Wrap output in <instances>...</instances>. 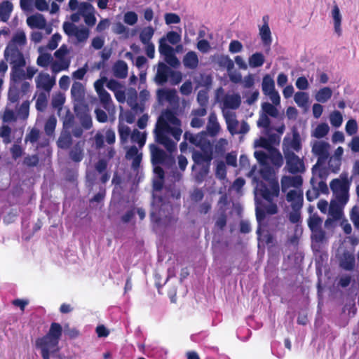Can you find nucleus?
<instances>
[{
	"label": "nucleus",
	"instance_id": "nucleus-7",
	"mask_svg": "<svg viewBox=\"0 0 359 359\" xmlns=\"http://www.w3.org/2000/svg\"><path fill=\"white\" fill-rule=\"evenodd\" d=\"M216 101L220 103L222 114L224 111H231L240 107L241 97L239 93H226L224 95V89L219 88L215 93Z\"/></svg>",
	"mask_w": 359,
	"mask_h": 359
},
{
	"label": "nucleus",
	"instance_id": "nucleus-44",
	"mask_svg": "<svg viewBox=\"0 0 359 359\" xmlns=\"http://www.w3.org/2000/svg\"><path fill=\"white\" fill-rule=\"evenodd\" d=\"M147 133L140 132L137 129L133 130L130 135V139L133 142H136L142 148L146 142Z\"/></svg>",
	"mask_w": 359,
	"mask_h": 359
},
{
	"label": "nucleus",
	"instance_id": "nucleus-16",
	"mask_svg": "<svg viewBox=\"0 0 359 359\" xmlns=\"http://www.w3.org/2000/svg\"><path fill=\"white\" fill-rule=\"evenodd\" d=\"M35 82L37 88L48 93L55 84V77L46 72H40L35 78Z\"/></svg>",
	"mask_w": 359,
	"mask_h": 359
},
{
	"label": "nucleus",
	"instance_id": "nucleus-40",
	"mask_svg": "<svg viewBox=\"0 0 359 359\" xmlns=\"http://www.w3.org/2000/svg\"><path fill=\"white\" fill-rule=\"evenodd\" d=\"M155 33V29L149 25L147 27H144L140 33V41L144 43H151V40L154 35Z\"/></svg>",
	"mask_w": 359,
	"mask_h": 359
},
{
	"label": "nucleus",
	"instance_id": "nucleus-31",
	"mask_svg": "<svg viewBox=\"0 0 359 359\" xmlns=\"http://www.w3.org/2000/svg\"><path fill=\"white\" fill-rule=\"evenodd\" d=\"M206 129L209 135L211 136H215L219 133L220 130V126L215 113H211L209 115Z\"/></svg>",
	"mask_w": 359,
	"mask_h": 359
},
{
	"label": "nucleus",
	"instance_id": "nucleus-5",
	"mask_svg": "<svg viewBox=\"0 0 359 359\" xmlns=\"http://www.w3.org/2000/svg\"><path fill=\"white\" fill-rule=\"evenodd\" d=\"M62 335V327L59 323H53L49 332L36 341V346L39 348L43 359H50V355L59 351L58 346Z\"/></svg>",
	"mask_w": 359,
	"mask_h": 359
},
{
	"label": "nucleus",
	"instance_id": "nucleus-45",
	"mask_svg": "<svg viewBox=\"0 0 359 359\" xmlns=\"http://www.w3.org/2000/svg\"><path fill=\"white\" fill-rule=\"evenodd\" d=\"M72 143V137L69 132L63 130L57 140V146L61 149H67Z\"/></svg>",
	"mask_w": 359,
	"mask_h": 359
},
{
	"label": "nucleus",
	"instance_id": "nucleus-6",
	"mask_svg": "<svg viewBox=\"0 0 359 359\" xmlns=\"http://www.w3.org/2000/svg\"><path fill=\"white\" fill-rule=\"evenodd\" d=\"M68 6L70 11H76L70 16L73 22H78L81 18H83L87 26L93 27L95 25L97 22L96 10L92 4L86 1L79 2L78 0H69Z\"/></svg>",
	"mask_w": 359,
	"mask_h": 359
},
{
	"label": "nucleus",
	"instance_id": "nucleus-20",
	"mask_svg": "<svg viewBox=\"0 0 359 359\" xmlns=\"http://www.w3.org/2000/svg\"><path fill=\"white\" fill-rule=\"evenodd\" d=\"M316 175H313V177L311 179L312 189L308 190L306 194V198L309 201L316 199L320 194V191L323 192L327 189L326 184L323 181L321 180L318 182H316Z\"/></svg>",
	"mask_w": 359,
	"mask_h": 359
},
{
	"label": "nucleus",
	"instance_id": "nucleus-41",
	"mask_svg": "<svg viewBox=\"0 0 359 359\" xmlns=\"http://www.w3.org/2000/svg\"><path fill=\"white\" fill-rule=\"evenodd\" d=\"M13 11V4L10 1H4L0 4V18L6 22Z\"/></svg>",
	"mask_w": 359,
	"mask_h": 359
},
{
	"label": "nucleus",
	"instance_id": "nucleus-37",
	"mask_svg": "<svg viewBox=\"0 0 359 359\" xmlns=\"http://www.w3.org/2000/svg\"><path fill=\"white\" fill-rule=\"evenodd\" d=\"M332 95V90L330 87L320 88L315 94V99L320 103L327 102Z\"/></svg>",
	"mask_w": 359,
	"mask_h": 359
},
{
	"label": "nucleus",
	"instance_id": "nucleus-56",
	"mask_svg": "<svg viewBox=\"0 0 359 359\" xmlns=\"http://www.w3.org/2000/svg\"><path fill=\"white\" fill-rule=\"evenodd\" d=\"M53 57L50 54L42 53L38 57L36 63L40 67H46L51 65Z\"/></svg>",
	"mask_w": 359,
	"mask_h": 359
},
{
	"label": "nucleus",
	"instance_id": "nucleus-11",
	"mask_svg": "<svg viewBox=\"0 0 359 359\" xmlns=\"http://www.w3.org/2000/svg\"><path fill=\"white\" fill-rule=\"evenodd\" d=\"M302 149V140L299 133L294 130L292 135L287 134L283 141V151L284 155L295 154Z\"/></svg>",
	"mask_w": 359,
	"mask_h": 359
},
{
	"label": "nucleus",
	"instance_id": "nucleus-39",
	"mask_svg": "<svg viewBox=\"0 0 359 359\" xmlns=\"http://www.w3.org/2000/svg\"><path fill=\"white\" fill-rule=\"evenodd\" d=\"M265 61L264 55L262 53L256 52L248 58V64L251 68L262 67Z\"/></svg>",
	"mask_w": 359,
	"mask_h": 359
},
{
	"label": "nucleus",
	"instance_id": "nucleus-28",
	"mask_svg": "<svg viewBox=\"0 0 359 359\" xmlns=\"http://www.w3.org/2000/svg\"><path fill=\"white\" fill-rule=\"evenodd\" d=\"M27 24L31 28L44 29L46 26V20L40 13H36L27 18Z\"/></svg>",
	"mask_w": 359,
	"mask_h": 359
},
{
	"label": "nucleus",
	"instance_id": "nucleus-21",
	"mask_svg": "<svg viewBox=\"0 0 359 359\" xmlns=\"http://www.w3.org/2000/svg\"><path fill=\"white\" fill-rule=\"evenodd\" d=\"M106 86L114 93L116 100L120 103L126 102L124 87L118 81L111 79L106 81Z\"/></svg>",
	"mask_w": 359,
	"mask_h": 359
},
{
	"label": "nucleus",
	"instance_id": "nucleus-3",
	"mask_svg": "<svg viewBox=\"0 0 359 359\" xmlns=\"http://www.w3.org/2000/svg\"><path fill=\"white\" fill-rule=\"evenodd\" d=\"M277 185L266 187L263 182H257L255 188V199L256 203V217L260 224L266 214L273 215L277 212V206L272 202L274 197L278 195Z\"/></svg>",
	"mask_w": 359,
	"mask_h": 359
},
{
	"label": "nucleus",
	"instance_id": "nucleus-19",
	"mask_svg": "<svg viewBox=\"0 0 359 359\" xmlns=\"http://www.w3.org/2000/svg\"><path fill=\"white\" fill-rule=\"evenodd\" d=\"M286 198L290 203L292 210H300L303 204L302 189H293L287 191Z\"/></svg>",
	"mask_w": 359,
	"mask_h": 359
},
{
	"label": "nucleus",
	"instance_id": "nucleus-13",
	"mask_svg": "<svg viewBox=\"0 0 359 359\" xmlns=\"http://www.w3.org/2000/svg\"><path fill=\"white\" fill-rule=\"evenodd\" d=\"M86 95L85 86L79 81H74L71 88V96L74 101V109L78 112L79 108L82 105ZM79 114V113H77Z\"/></svg>",
	"mask_w": 359,
	"mask_h": 359
},
{
	"label": "nucleus",
	"instance_id": "nucleus-14",
	"mask_svg": "<svg viewBox=\"0 0 359 359\" xmlns=\"http://www.w3.org/2000/svg\"><path fill=\"white\" fill-rule=\"evenodd\" d=\"M22 49L6 46L4 56L7 62L12 65H25V60Z\"/></svg>",
	"mask_w": 359,
	"mask_h": 359
},
{
	"label": "nucleus",
	"instance_id": "nucleus-49",
	"mask_svg": "<svg viewBox=\"0 0 359 359\" xmlns=\"http://www.w3.org/2000/svg\"><path fill=\"white\" fill-rule=\"evenodd\" d=\"M330 121L334 128H339L343 123V116L339 111H334L330 114Z\"/></svg>",
	"mask_w": 359,
	"mask_h": 359
},
{
	"label": "nucleus",
	"instance_id": "nucleus-18",
	"mask_svg": "<svg viewBox=\"0 0 359 359\" xmlns=\"http://www.w3.org/2000/svg\"><path fill=\"white\" fill-rule=\"evenodd\" d=\"M302 177L299 175L283 176L281 179V189L283 192H287L291 188L302 189Z\"/></svg>",
	"mask_w": 359,
	"mask_h": 359
},
{
	"label": "nucleus",
	"instance_id": "nucleus-25",
	"mask_svg": "<svg viewBox=\"0 0 359 359\" xmlns=\"http://www.w3.org/2000/svg\"><path fill=\"white\" fill-rule=\"evenodd\" d=\"M312 248L315 251H318L321 245L326 243L327 238L322 228L311 231Z\"/></svg>",
	"mask_w": 359,
	"mask_h": 359
},
{
	"label": "nucleus",
	"instance_id": "nucleus-60",
	"mask_svg": "<svg viewBox=\"0 0 359 359\" xmlns=\"http://www.w3.org/2000/svg\"><path fill=\"white\" fill-rule=\"evenodd\" d=\"M345 130L348 135H353L356 133L358 130V124L355 120L350 119L347 121Z\"/></svg>",
	"mask_w": 359,
	"mask_h": 359
},
{
	"label": "nucleus",
	"instance_id": "nucleus-55",
	"mask_svg": "<svg viewBox=\"0 0 359 359\" xmlns=\"http://www.w3.org/2000/svg\"><path fill=\"white\" fill-rule=\"evenodd\" d=\"M138 20V15L134 11H128L123 15V22L130 26L135 25Z\"/></svg>",
	"mask_w": 359,
	"mask_h": 359
},
{
	"label": "nucleus",
	"instance_id": "nucleus-12",
	"mask_svg": "<svg viewBox=\"0 0 359 359\" xmlns=\"http://www.w3.org/2000/svg\"><path fill=\"white\" fill-rule=\"evenodd\" d=\"M286 165L285 169L292 174L303 173L306 168L303 158L296 154L284 155Z\"/></svg>",
	"mask_w": 359,
	"mask_h": 359
},
{
	"label": "nucleus",
	"instance_id": "nucleus-51",
	"mask_svg": "<svg viewBox=\"0 0 359 359\" xmlns=\"http://www.w3.org/2000/svg\"><path fill=\"white\" fill-rule=\"evenodd\" d=\"M276 105L270 104L269 102H264L262 104V109L264 112L263 114L266 116H271L272 117H277L278 114V109L275 107Z\"/></svg>",
	"mask_w": 359,
	"mask_h": 359
},
{
	"label": "nucleus",
	"instance_id": "nucleus-46",
	"mask_svg": "<svg viewBox=\"0 0 359 359\" xmlns=\"http://www.w3.org/2000/svg\"><path fill=\"white\" fill-rule=\"evenodd\" d=\"M269 161H270L272 164L278 167H280L283 163V156L280 152L276 149H270Z\"/></svg>",
	"mask_w": 359,
	"mask_h": 359
},
{
	"label": "nucleus",
	"instance_id": "nucleus-38",
	"mask_svg": "<svg viewBox=\"0 0 359 359\" xmlns=\"http://www.w3.org/2000/svg\"><path fill=\"white\" fill-rule=\"evenodd\" d=\"M25 65H13L11 72V80L16 83L26 79V74L23 69Z\"/></svg>",
	"mask_w": 359,
	"mask_h": 359
},
{
	"label": "nucleus",
	"instance_id": "nucleus-22",
	"mask_svg": "<svg viewBox=\"0 0 359 359\" xmlns=\"http://www.w3.org/2000/svg\"><path fill=\"white\" fill-rule=\"evenodd\" d=\"M157 95L160 102H167L170 104H175L178 102V96L175 89L158 90Z\"/></svg>",
	"mask_w": 359,
	"mask_h": 359
},
{
	"label": "nucleus",
	"instance_id": "nucleus-32",
	"mask_svg": "<svg viewBox=\"0 0 359 359\" xmlns=\"http://www.w3.org/2000/svg\"><path fill=\"white\" fill-rule=\"evenodd\" d=\"M345 205H341L337 200L332 199L330 202L328 213L334 219H339L342 215V208Z\"/></svg>",
	"mask_w": 359,
	"mask_h": 359
},
{
	"label": "nucleus",
	"instance_id": "nucleus-27",
	"mask_svg": "<svg viewBox=\"0 0 359 359\" xmlns=\"http://www.w3.org/2000/svg\"><path fill=\"white\" fill-rule=\"evenodd\" d=\"M126 158L132 160V167L137 170L140 167V162L142 158V154L139 151L135 146H132L126 152Z\"/></svg>",
	"mask_w": 359,
	"mask_h": 359
},
{
	"label": "nucleus",
	"instance_id": "nucleus-54",
	"mask_svg": "<svg viewBox=\"0 0 359 359\" xmlns=\"http://www.w3.org/2000/svg\"><path fill=\"white\" fill-rule=\"evenodd\" d=\"M118 134L121 140L123 142H126L128 140L129 136L131 135L130 129L128 126L120 122L118 125Z\"/></svg>",
	"mask_w": 359,
	"mask_h": 359
},
{
	"label": "nucleus",
	"instance_id": "nucleus-63",
	"mask_svg": "<svg viewBox=\"0 0 359 359\" xmlns=\"http://www.w3.org/2000/svg\"><path fill=\"white\" fill-rule=\"evenodd\" d=\"M165 24L169 25L171 24H178L180 22V18L176 13H167L164 15Z\"/></svg>",
	"mask_w": 359,
	"mask_h": 359
},
{
	"label": "nucleus",
	"instance_id": "nucleus-8",
	"mask_svg": "<svg viewBox=\"0 0 359 359\" xmlns=\"http://www.w3.org/2000/svg\"><path fill=\"white\" fill-rule=\"evenodd\" d=\"M62 27L65 33L78 44L86 43L90 35L88 28L84 26H77L73 22H64Z\"/></svg>",
	"mask_w": 359,
	"mask_h": 359
},
{
	"label": "nucleus",
	"instance_id": "nucleus-47",
	"mask_svg": "<svg viewBox=\"0 0 359 359\" xmlns=\"http://www.w3.org/2000/svg\"><path fill=\"white\" fill-rule=\"evenodd\" d=\"M294 100L302 108H306L309 102V95L304 92H297L294 94Z\"/></svg>",
	"mask_w": 359,
	"mask_h": 359
},
{
	"label": "nucleus",
	"instance_id": "nucleus-24",
	"mask_svg": "<svg viewBox=\"0 0 359 359\" xmlns=\"http://www.w3.org/2000/svg\"><path fill=\"white\" fill-rule=\"evenodd\" d=\"M85 141L80 140L74 144L69 151V158L74 162H80L84 156Z\"/></svg>",
	"mask_w": 359,
	"mask_h": 359
},
{
	"label": "nucleus",
	"instance_id": "nucleus-61",
	"mask_svg": "<svg viewBox=\"0 0 359 359\" xmlns=\"http://www.w3.org/2000/svg\"><path fill=\"white\" fill-rule=\"evenodd\" d=\"M81 126L85 129H90L92 127V118L88 113H83L79 116Z\"/></svg>",
	"mask_w": 359,
	"mask_h": 359
},
{
	"label": "nucleus",
	"instance_id": "nucleus-2",
	"mask_svg": "<svg viewBox=\"0 0 359 359\" xmlns=\"http://www.w3.org/2000/svg\"><path fill=\"white\" fill-rule=\"evenodd\" d=\"M154 133L157 142L172 151L176 144L170 137H172L176 142L180 140L182 133L180 121L172 112L166 111L158 118Z\"/></svg>",
	"mask_w": 359,
	"mask_h": 359
},
{
	"label": "nucleus",
	"instance_id": "nucleus-15",
	"mask_svg": "<svg viewBox=\"0 0 359 359\" xmlns=\"http://www.w3.org/2000/svg\"><path fill=\"white\" fill-rule=\"evenodd\" d=\"M106 81L107 78H101L95 82L94 87L104 109H109L112 100L109 93L104 88Z\"/></svg>",
	"mask_w": 359,
	"mask_h": 359
},
{
	"label": "nucleus",
	"instance_id": "nucleus-4",
	"mask_svg": "<svg viewBox=\"0 0 359 359\" xmlns=\"http://www.w3.org/2000/svg\"><path fill=\"white\" fill-rule=\"evenodd\" d=\"M184 137L192 144L201 148V151H194L192 158L195 163L203 165V172L208 175L210 170V162L212 159V147L206 140V133L202 132L197 135L185 133Z\"/></svg>",
	"mask_w": 359,
	"mask_h": 359
},
{
	"label": "nucleus",
	"instance_id": "nucleus-23",
	"mask_svg": "<svg viewBox=\"0 0 359 359\" xmlns=\"http://www.w3.org/2000/svg\"><path fill=\"white\" fill-rule=\"evenodd\" d=\"M27 44V36L23 30L18 29L13 35L7 46L23 49Z\"/></svg>",
	"mask_w": 359,
	"mask_h": 359
},
{
	"label": "nucleus",
	"instance_id": "nucleus-43",
	"mask_svg": "<svg viewBox=\"0 0 359 359\" xmlns=\"http://www.w3.org/2000/svg\"><path fill=\"white\" fill-rule=\"evenodd\" d=\"M65 102V95L62 93H57L53 95L52 99V106L53 108L57 109L59 116H61L62 111V105Z\"/></svg>",
	"mask_w": 359,
	"mask_h": 359
},
{
	"label": "nucleus",
	"instance_id": "nucleus-33",
	"mask_svg": "<svg viewBox=\"0 0 359 359\" xmlns=\"http://www.w3.org/2000/svg\"><path fill=\"white\" fill-rule=\"evenodd\" d=\"M170 69L163 63H159L156 75V82L158 84H163L168 80Z\"/></svg>",
	"mask_w": 359,
	"mask_h": 359
},
{
	"label": "nucleus",
	"instance_id": "nucleus-10",
	"mask_svg": "<svg viewBox=\"0 0 359 359\" xmlns=\"http://www.w3.org/2000/svg\"><path fill=\"white\" fill-rule=\"evenodd\" d=\"M330 145L324 141H315L312 144V152L318 157L317 163L313 167L312 172L314 175H319V166L322 162L325 161L330 155Z\"/></svg>",
	"mask_w": 359,
	"mask_h": 359
},
{
	"label": "nucleus",
	"instance_id": "nucleus-34",
	"mask_svg": "<svg viewBox=\"0 0 359 359\" xmlns=\"http://www.w3.org/2000/svg\"><path fill=\"white\" fill-rule=\"evenodd\" d=\"M71 60H53L50 65V69L55 74L67 70L70 66Z\"/></svg>",
	"mask_w": 359,
	"mask_h": 359
},
{
	"label": "nucleus",
	"instance_id": "nucleus-48",
	"mask_svg": "<svg viewBox=\"0 0 359 359\" xmlns=\"http://www.w3.org/2000/svg\"><path fill=\"white\" fill-rule=\"evenodd\" d=\"M329 130L330 128L327 123H320L313 131L312 135L316 138H322L328 133Z\"/></svg>",
	"mask_w": 359,
	"mask_h": 359
},
{
	"label": "nucleus",
	"instance_id": "nucleus-50",
	"mask_svg": "<svg viewBox=\"0 0 359 359\" xmlns=\"http://www.w3.org/2000/svg\"><path fill=\"white\" fill-rule=\"evenodd\" d=\"M158 50L160 54L163 57L174 52L173 48L165 42V39L164 37H162L159 40Z\"/></svg>",
	"mask_w": 359,
	"mask_h": 359
},
{
	"label": "nucleus",
	"instance_id": "nucleus-53",
	"mask_svg": "<svg viewBox=\"0 0 359 359\" xmlns=\"http://www.w3.org/2000/svg\"><path fill=\"white\" fill-rule=\"evenodd\" d=\"M47 105V95L45 92L40 93L36 98V108L38 111H43Z\"/></svg>",
	"mask_w": 359,
	"mask_h": 359
},
{
	"label": "nucleus",
	"instance_id": "nucleus-17",
	"mask_svg": "<svg viewBox=\"0 0 359 359\" xmlns=\"http://www.w3.org/2000/svg\"><path fill=\"white\" fill-rule=\"evenodd\" d=\"M126 101L128 106L131 108V110L137 114L142 113L144 109V104L140 102H137V93L134 88H129L125 91Z\"/></svg>",
	"mask_w": 359,
	"mask_h": 359
},
{
	"label": "nucleus",
	"instance_id": "nucleus-62",
	"mask_svg": "<svg viewBox=\"0 0 359 359\" xmlns=\"http://www.w3.org/2000/svg\"><path fill=\"white\" fill-rule=\"evenodd\" d=\"M164 38L165 39V41H168L172 45L177 44L181 40L180 34L173 31L168 32Z\"/></svg>",
	"mask_w": 359,
	"mask_h": 359
},
{
	"label": "nucleus",
	"instance_id": "nucleus-26",
	"mask_svg": "<svg viewBox=\"0 0 359 359\" xmlns=\"http://www.w3.org/2000/svg\"><path fill=\"white\" fill-rule=\"evenodd\" d=\"M223 116L227 125V129L230 133L231 135L238 134L240 123L236 119V114L233 111H224Z\"/></svg>",
	"mask_w": 359,
	"mask_h": 359
},
{
	"label": "nucleus",
	"instance_id": "nucleus-59",
	"mask_svg": "<svg viewBox=\"0 0 359 359\" xmlns=\"http://www.w3.org/2000/svg\"><path fill=\"white\" fill-rule=\"evenodd\" d=\"M135 113L133 111H126L119 115V121H126L128 123H133L135 120Z\"/></svg>",
	"mask_w": 359,
	"mask_h": 359
},
{
	"label": "nucleus",
	"instance_id": "nucleus-9",
	"mask_svg": "<svg viewBox=\"0 0 359 359\" xmlns=\"http://www.w3.org/2000/svg\"><path fill=\"white\" fill-rule=\"evenodd\" d=\"M350 183L346 178L334 179L330 182V188L334 198L341 205H346L348 201V190Z\"/></svg>",
	"mask_w": 359,
	"mask_h": 359
},
{
	"label": "nucleus",
	"instance_id": "nucleus-57",
	"mask_svg": "<svg viewBox=\"0 0 359 359\" xmlns=\"http://www.w3.org/2000/svg\"><path fill=\"white\" fill-rule=\"evenodd\" d=\"M323 220L318 215H313L308 220V225L311 231L322 228Z\"/></svg>",
	"mask_w": 359,
	"mask_h": 359
},
{
	"label": "nucleus",
	"instance_id": "nucleus-36",
	"mask_svg": "<svg viewBox=\"0 0 359 359\" xmlns=\"http://www.w3.org/2000/svg\"><path fill=\"white\" fill-rule=\"evenodd\" d=\"M114 75L120 79H124L128 74V65L123 61H118L113 67Z\"/></svg>",
	"mask_w": 359,
	"mask_h": 359
},
{
	"label": "nucleus",
	"instance_id": "nucleus-64",
	"mask_svg": "<svg viewBox=\"0 0 359 359\" xmlns=\"http://www.w3.org/2000/svg\"><path fill=\"white\" fill-rule=\"evenodd\" d=\"M351 219L355 227L359 230V207L354 206L351 212Z\"/></svg>",
	"mask_w": 359,
	"mask_h": 359
},
{
	"label": "nucleus",
	"instance_id": "nucleus-1",
	"mask_svg": "<svg viewBox=\"0 0 359 359\" xmlns=\"http://www.w3.org/2000/svg\"><path fill=\"white\" fill-rule=\"evenodd\" d=\"M150 151L155 175L153 180L154 191L150 214L151 219L158 226L167 227L175 223L176 220L175 217L170 212L172 211V206L161 196L164 172L159 165L164 163L167 154L154 144L150 145Z\"/></svg>",
	"mask_w": 359,
	"mask_h": 359
},
{
	"label": "nucleus",
	"instance_id": "nucleus-30",
	"mask_svg": "<svg viewBox=\"0 0 359 359\" xmlns=\"http://www.w3.org/2000/svg\"><path fill=\"white\" fill-rule=\"evenodd\" d=\"M183 64L186 68L195 69L198 65V57L194 51H189L183 57Z\"/></svg>",
	"mask_w": 359,
	"mask_h": 359
},
{
	"label": "nucleus",
	"instance_id": "nucleus-29",
	"mask_svg": "<svg viewBox=\"0 0 359 359\" xmlns=\"http://www.w3.org/2000/svg\"><path fill=\"white\" fill-rule=\"evenodd\" d=\"M263 21L264 24L259 27V36L263 44L269 46L272 42L271 32L265 17Z\"/></svg>",
	"mask_w": 359,
	"mask_h": 359
},
{
	"label": "nucleus",
	"instance_id": "nucleus-52",
	"mask_svg": "<svg viewBox=\"0 0 359 359\" xmlns=\"http://www.w3.org/2000/svg\"><path fill=\"white\" fill-rule=\"evenodd\" d=\"M57 119L54 116H50L45 123L44 130L47 135H52L55 131Z\"/></svg>",
	"mask_w": 359,
	"mask_h": 359
},
{
	"label": "nucleus",
	"instance_id": "nucleus-58",
	"mask_svg": "<svg viewBox=\"0 0 359 359\" xmlns=\"http://www.w3.org/2000/svg\"><path fill=\"white\" fill-rule=\"evenodd\" d=\"M68 53L69 49L67 48V46L62 45L54 53V55L58 60H70V58L67 56Z\"/></svg>",
	"mask_w": 359,
	"mask_h": 359
},
{
	"label": "nucleus",
	"instance_id": "nucleus-35",
	"mask_svg": "<svg viewBox=\"0 0 359 359\" xmlns=\"http://www.w3.org/2000/svg\"><path fill=\"white\" fill-rule=\"evenodd\" d=\"M340 266L345 270L351 271L355 266V257L349 252H344L340 260Z\"/></svg>",
	"mask_w": 359,
	"mask_h": 359
},
{
	"label": "nucleus",
	"instance_id": "nucleus-42",
	"mask_svg": "<svg viewBox=\"0 0 359 359\" xmlns=\"http://www.w3.org/2000/svg\"><path fill=\"white\" fill-rule=\"evenodd\" d=\"M262 88L264 95L276 90L273 79L270 75L266 74L263 77Z\"/></svg>",
	"mask_w": 359,
	"mask_h": 359
}]
</instances>
